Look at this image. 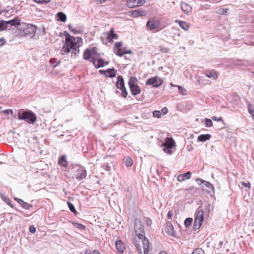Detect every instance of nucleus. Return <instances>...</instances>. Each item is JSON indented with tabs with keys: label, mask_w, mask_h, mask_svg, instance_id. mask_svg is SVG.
<instances>
[{
	"label": "nucleus",
	"mask_w": 254,
	"mask_h": 254,
	"mask_svg": "<svg viewBox=\"0 0 254 254\" xmlns=\"http://www.w3.org/2000/svg\"><path fill=\"white\" fill-rule=\"evenodd\" d=\"M135 237L133 239V244L139 254H142L143 249L144 254L149 251L150 243L145 236L144 226L139 219H136L134 222Z\"/></svg>",
	"instance_id": "1"
},
{
	"label": "nucleus",
	"mask_w": 254,
	"mask_h": 254,
	"mask_svg": "<svg viewBox=\"0 0 254 254\" xmlns=\"http://www.w3.org/2000/svg\"><path fill=\"white\" fill-rule=\"evenodd\" d=\"M65 42L61 50L62 55L68 54L69 52L76 55L79 52V48L83 44V40L80 37H74L68 33L64 34Z\"/></svg>",
	"instance_id": "2"
},
{
	"label": "nucleus",
	"mask_w": 254,
	"mask_h": 254,
	"mask_svg": "<svg viewBox=\"0 0 254 254\" xmlns=\"http://www.w3.org/2000/svg\"><path fill=\"white\" fill-rule=\"evenodd\" d=\"M18 118L20 120H24L30 124H34L37 120L36 115L30 111L20 110L18 112Z\"/></svg>",
	"instance_id": "3"
},
{
	"label": "nucleus",
	"mask_w": 254,
	"mask_h": 254,
	"mask_svg": "<svg viewBox=\"0 0 254 254\" xmlns=\"http://www.w3.org/2000/svg\"><path fill=\"white\" fill-rule=\"evenodd\" d=\"M19 34L21 36L34 35L36 32V27L31 24L22 23L19 28Z\"/></svg>",
	"instance_id": "4"
},
{
	"label": "nucleus",
	"mask_w": 254,
	"mask_h": 254,
	"mask_svg": "<svg viewBox=\"0 0 254 254\" xmlns=\"http://www.w3.org/2000/svg\"><path fill=\"white\" fill-rule=\"evenodd\" d=\"M119 36L115 33L114 29L112 28L109 31L104 32L101 36V40L103 43L107 45L112 43L114 40H117Z\"/></svg>",
	"instance_id": "5"
},
{
	"label": "nucleus",
	"mask_w": 254,
	"mask_h": 254,
	"mask_svg": "<svg viewBox=\"0 0 254 254\" xmlns=\"http://www.w3.org/2000/svg\"><path fill=\"white\" fill-rule=\"evenodd\" d=\"M100 54L98 52V48L96 46L90 47L84 51L83 58L84 60L92 62L97 56H100Z\"/></svg>",
	"instance_id": "6"
},
{
	"label": "nucleus",
	"mask_w": 254,
	"mask_h": 254,
	"mask_svg": "<svg viewBox=\"0 0 254 254\" xmlns=\"http://www.w3.org/2000/svg\"><path fill=\"white\" fill-rule=\"evenodd\" d=\"M114 53L118 56L122 57L127 54H131V50H127L126 47H123V44L122 42H116L113 47Z\"/></svg>",
	"instance_id": "7"
},
{
	"label": "nucleus",
	"mask_w": 254,
	"mask_h": 254,
	"mask_svg": "<svg viewBox=\"0 0 254 254\" xmlns=\"http://www.w3.org/2000/svg\"><path fill=\"white\" fill-rule=\"evenodd\" d=\"M137 79L135 76H131L128 81V85L131 94L135 96L139 94L141 88L137 84Z\"/></svg>",
	"instance_id": "8"
},
{
	"label": "nucleus",
	"mask_w": 254,
	"mask_h": 254,
	"mask_svg": "<svg viewBox=\"0 0 254 254\" xmlns=\"http://www.w3.org/2000/svg\"><path fill=\"white\" fill-rule=\"evenodd\" d=\"M175 146L176 143L175 140L170 137H167L165 140V142L161 145V147H163V151L169 154L172 153V149Z\"/></svg>",
	"instance_id": "9"
},
{
	"label": "nucleus",
	"mask_w": 254,
	"mask_h": 254,
	"mask_svg": "<svg viewBox=\"0 0 254 254\" xmlns=\"http://www.w3.org/2000/svg\"><path fill=\"white\" fill-rule=\"evenodd\" d=\"M195 216L194 227L195 229H199L204 220V211L201 208H197Z\"/></svg>",
	"instance_id": "10"
},
{
	"label": "nucleus",
	"mask_w": 254,
	"mask_h": 254,
	"mask_svg": "<svg viewBox=\"0 0 254 254\" xmlns=\"http://www.w3.org/2000/svg\"><path fill=\"white\" fill-rule=\"evenodd\" d=\"M163 80L161 77L155 76L149 78L145 84L146 85H152L153 87L158 88L163 84Z\"/></svg>",
	"instance_id": "11"
},
{
	"label": "nucleus",
	"mask_w": 254,
	"mask_h": 254,
	"mask_svg": "<svg viewBox=\"0 0 254 254\" xmlns=\"http://www.w3.org/2000/svg\"><path fill=\"white\" fill-rule=\"evenodd\" d=\"M94 66L96 68H99L101 67H103L105 65H108L109 62L105 60V59L102 58L100 56H97L93 61L92 62Z\"/></svg>",
	"instance_id": "12"
},
{
	"label": "nucleus",
	"mask_w": 254,
	"mask_h": 254,
	"mask_svg": "<svg viewBox=\"0 0 254 254\" xmlns=\"http://www.w3.org/2000/svg\"><path fill=\"white\" fill-rule=\"evenodd\" d=\"M87 172L85 169L81 166H77L76 169L75 177L78 180H81L86 178Z\"/></svg>",
	"instance_id": "13"
},
{
	"label": "nucleus",
	"mask_w": 254,
	"mask_h": 254,
	"mask_svg": "<svg viewBox=\"0 0 254 254\" xmlns=\"http://www.w3.org/2000/svg\"><path fill=\"white\" fill-rule=\"evenodd\" d=\"M146 2L145 0H127L126 4L129 8H132L143 5Z\"/></svg>",
	"instance_id": "14"
},
{
	"label": "nucleus",
	"mask_w": 254,
	"mask_h": 254,
	"mask_svg": "<svg viewBox=\"0 0 254 254\" xmlns=\"http://www.w3.org/2000/svg\"><path fill=\"white\" fill-rule=\"evenodd\" d=\"M160 21L159 20L151 19L149 20L146 23V27L149 30L157 29L160 27Z\"/></svg>",
	"instance_id": "15"
},
{
	"label": "nucleus",
	"mask_w": 254,
	"mask_h": 254,
	"mask_svg": "<svg viewBox=\"0 0 254 254\" xmlns=\"http://www.w3.org/2000/svg\"><path fill=\"white\" fill-rule=\"evenodd\" d=\"M99 72L108 77H114L116 75V71L114 68L108 69L106 70H100Z\"/></svg>",
	"instance_id": "16"
},
{
	"label": "nucleus",
	"mask_w": 254,
	"mask_h": 254,
	"mask_svg": "<svg viewBox=\"0 0 254 254\" xmlns=\"http://www.w3.org/2000/svg\"><path fill=\"white\" fill-rule=\"evenodd\" d=\"M129 15L132 17H138L146 15V12L142 9H136L129 12Z\"/></svg>",
	"instance_id": "17"
},
{
	"label": "nucleus",
	"mask_w": 254,
	"mask_h": 254,
	"mask_svg": "<svg viewBox=\"0 0 254 254\" xmlns=\"http://www.w3.org/2000/svg\"><path fill=\"white\" fill-rule=\"evenodd\" d=\"M116 248L118 252L120 254H123L125 250V246L124 243L121 240H118L115 243Z\"/></svg>",
	"instance_id": "18"
},
{
	"label": "nucleus",
	"mask_w": 254,
	"mask_h": 254,
	"mask_svg": "<svg viewBox=\"0 0 254 254\" xmlns=\"http://www.w3.org/2000/svg\"><path fill=\"white\" fill-rule=\"evenodd\" d=\"M191 175V174L190 172H187L186 173L178 175L177 177V180L180 182H183L186 179L190 178Z\"/></svg>",
	"instance_id": "19"
},
{
	"label": "nucleus",
	"mask_w": 254,
	"mask_h": 254,
	"mask_svg": "<svg viewBox=\"0 0 254 254\" xmlns=\"http://www.w3.org/2000/svg\"><path fill=\"white\" fill-rule=\"evenodd\" d=\"M14 200H16L24 209H29L32 207L31 204H28L27 202L24 201L21 199L15 197L14 198Z\"/></svg>",
	"instance_id": "20"
},
{
	"label": "nucleus",
	"mask_w": 254,
	"mask_h": 254,
	"mask_svg": "<svg viewBox=\"0 0 254 254\" xmlns=\"http://www.w3.org/2000/svg\"><path fill=\"white\" fill-rule=\"evenodd\" d=\"M181 8L184 12L187 15H188L192 10L191 6L186 2L182 3Z\"/></svg>",
	"instance_id": "21"
},
{
	"label": "nucleus",
	"mask_w": 254,
	"mask_h": 254,
	"mask_svg": "<svg viewBox=\"0 0 254 254\" xmlns=\"http://www.w3.org/2000/svg\"><path fill=\"white\" fill-rule=\"evenodd\" d=\"M204 74L207 77L212 78L213 79H216L218 78L217 72L214 70H206L205 71Z\"/></svg>",
	"instance_id": "22"
},
{
	"label": "nucleus",
	"mask_w": 254,
	"mask_h": 254,
	"mask_svg": "<svg viewBox=\"0 0 254 254\" xmlns=\"http://www.w3.org/2000/svg\"><path fill=\"white\" fill-rule=\"evenodd\" d=\"M58 163L61 166L67 167L68 165V162L66 159V156L64 155L61 156L59 159Z\"/></svg>",
	"instance_id": "23"
},
{
	"label": "nucleus",
	"mask_w": 254,
	"mask_h": 254,
	"mask_svg": "<svg viewBox=\"0 0 254 254\" xmlns=\"http://www.w3.org/2000/svg\"><path fill=\"white\" fill-rule=\"evenodd\" d=\"M116 87L118 89L123 88L125 87L124 81L122 76H119L118 81L116 83Z\"/></svg>",
	"instance_id": "24"
},
{
	"label": "nucleus",
	"mask_w": 254,
	"mask_h": 254,
	"mask_svg": "<svg viewBox=\"0 0 254 254\" xmlns=\"http://www.w3.org/2000/svg\"><path fill=\"white\" fill-rule=\"evenodd\" d=\"M211 135L209 134H201L197 137V140L199 141L204 142L210 138Z\"/></svg>",
	"instance_id": "25"
},
{
	"label": "nucleus",
	"mask_w": 254,
	"mask_h": 254,
	"mask_svg": "<svg viewBox=\"0 0 254 254\" xmlns=\"http://www.w3.org/2000/svg\"><path fill=\"white\" fill-rule=\"evenodd\" d=\"M176 22H178L179 26L184 30L186 31L189 30L190 26L187 22L181 20L176 21Z\"/></svg>",
	"instance_id": "26"
},
{
	"label": "nucleus",
	"mask_w": 254,
	"mask_h": 254,
	"mask_svg": "<svg viewBox=\"0 0 254 254\" xmlns=\"http://www.w3.org/2000/svg\"><path fill=\"white\" fill-rule=\"evenodd\" d=\"M58 20L62 22H65L66 20V16L64 13L62 12H59L57 13Z\"/></svg>",
	"instance_id": "27"
},
{
	"label": "nucleus",
	"mask_w": 254,
	"mask_h": 254,
	"mask_svg": "<svg viewBox=\"0 0 254 254\" xmlns=\"http://www.w3.org/2000/svg\"><path fill=\"white\" fill-rule=\"evenodd\" d=\"M7 24H10L11 25H15V26H17V25L20 26V25H21L20 24V20L18 19H16V18L12 19V20L7 21Z\"/></svg>",
	"instance_id": "28"
},
{
	"label": "nucleus",
	"mask_w": 254,
	"mask_h": 254,
	"mask_svg": "<svg viewBox=\"0 0 254 254\" xmlns=\"http://www.w3.org/2000/svg\"><path fill=\"white\" fill-rule=\"evenodd\" d=\"M68 29L69 30L72 32L73 33L76 34H80L81 33V31L80 29H77L76 28L74 27L71 24L68 25Z\"/></svg>",
	"instance_id": "29"
},
{
	"label": "nucleus",
	"mask_w": 254,
	"mask_h": 254,
	"mask_svg": "<svg viewBox=\"0 0 254 254\" xmlns=\"http://www.w3.org/2000/svg\"><path fill=\"white\" fill-rule=\"evenodd\" d=\"M166 232H167L169 233H172L173 231V226L171 223L169 222L167 223L165 229Z\"/></svg>",
	"instance_id": "30"
},
{
	"label": "nucleus",
	"mask_w": 254,
	"mask_h": 254,
	"mask_svg": "<svg viewBox=\"0 0 254 254\" xmlns=\"http://www.w3.org/2000/svg\"><path fill=\"white\" fill-rule=\"evenodd\" d=\"M204 250L201 248H197L192 252L191 254H205Z\"/></svg>",
	"instance_id": "31"
},
{
	"label": "nucleus",
	"mask_w": 254,
	"mask_h": 254,
	"mask_svg": "<svg viewBox=\"0 0 254 254\" xmlns=\"http://www.w3.org/2000/svg\"><path fill=\"white\" fill-rule=\"evenodd\" d=\"M125 163L127 167H130L133 164V161L130 157H126L125 158Z\"/></svg>",
	"instance_id": "32"
},
{
	"label": "nucleus",
	"mask_w": 254,
	"mask_h": 254,
	"mask_svg": "<svg viewBox=\"0 0 254 254\" xmlns=\"http://www.w3.org/2000/svg\"><path fill=\"white\" fill-rule=\"evenodd\" d=\"M248 109L249 113L251 115L252 117L254 119V105L249 104Z\"/></svg>",
	"instance_id": "33"
},
{
	"label": "nucleus",
	"mask_w": 254,
	"mask_h": 254,
	"mask_svg": "<svg viewBox=\"0 0 254 254\" xmlns=\"http://www.w3.org/2000/svg\"><path fill=\"white\" fill-rule=\"evenodd\" d=\"M67 205L69 210L73 212L74 214L77 213V211L76 210L74 205L70 202H67Z\"/></svg>",
	"instance_id": "34"
},
{
	"label": "nucleus",
	"mask_w": 254,
	"mask_h": 254,
	"mask_svg": "<svg viewBox=\"0 0 254 254\" xmlns=\"http://www.w3.org/2000/svg\"><path fill=\"white\" fill-rule=\"evenodd\" d=\"M192 219L191 218H187L184 222V225L186 227H189L192 223Z\"/></svg>",
	"instance_id": "35"
},
{
	"label": "nucleus",
	"mask_w": 254,
	"mask_h": 254,
	"mask_svg": "<svg viewBox=\"0 0 254 254\" xmlns=\"http://www.w3.org/2000/svg\"><path fill=\"white\" fill-rule=\"evenodd\" d=\"M7 21H0V31L3 30L7 28Z\"/></svg>",
	"instance_id": "36"
},
{
	"label": "nucleus",
	"mask_w": 254,
	"mask_h": 254,
	"mask_svg": "<svg viewBox=\"0 0 254 254\" xmlns=\"http://www.w3.org/2000/svg\"><path fill=\"white\" fill-rule=\"evenodd\" d=\"M180 94L185 95L186 93V90L181 86H177Z\"/></svg>",
	"instance_id": "37"
},
{
	"label": "nucleus",
	"mask_w": 254,
	"mask_h": 254,
	"mask_svg": "<svg viewBox=\"0 0 254 254\" xmlns=\"http://www.w3.org/2000/svg\"><path fill=\"white\" fill-rule=\"evenodd\" d=\"M228 10H229V8H220L219 10L218 13L221 14V15H225V14H226L227 13V12H228Z\"/></svg>",
	"instance_id": "38"
},
{
	"label": "nucleus",
	"mask_w": 254,
	"mask_h": 254,
	"mask_svg": "<svg viewBox=\"0 0 254 254\" xmlns=\"http://www.w3.org/2000/svg\"><path fill=\"white\" fill-rule=\"evenodd\" d=\"M120 89L122 91V96L124 98H126L127 95V92L126 90L125 86L124 88H121Z\"/></svg>",
	"instance_id": "39"
},
{
	"label": "nucleus",
	"mask_w": 254,
	"mask_h": 254,
	"mask_svg": "<svg viewBox=\"0 0 254 254\" xmlns=\"http://www.w3.org/2000/svg\"><path fill=\"white\" fill-rule=\"evenodd\" d=\"M205 126L207 127H211L213 126V123L210 119H206L205 120Z\"/></svg>",
	"instance_id": "40"
},
{
	"label": "nucleus",
	"mask_w": 254,
	"mask_h": 254,
	"mask_svg": "<svg viewBox=\"0 0 254 254\" xmlns=\"http://www.w3.org/2000/svg\"><path fill=\"white\" fill-rule=\"evenodd\" d=\"M154 117L159 118L161 117V112L159 111L156 110L153 112Z\"/></svg>",
	"instance_id": "41"
},
{
	"label": "nucleus",
	"mask_w": 254,
	"mask_h": 254,
	"mask_svg": "<svg viewBox=\"0 0 254 254\" xmlns=\"http://www.w3.org/2000/svg\"><path fill=\"white\" fill-rule=\"evenodd\" d=\"M205 185L210 190H212V191H214V187L212 184H210L209 182H206Z\"/></svg>",
	"instance_id": "42"
},
{
	"label": "nucleus",
	"mask_w": 254,
	"mask_h": 254,
	"mask_svg": "<svg viewBox=\"0 0 254 254\" xmlns=\"http://www.w3.org/2000/svg\"><path fill=\"white\" fill-rule=\"evenodd\" d=\"M212 119L214 121H221L223 124H224V121L221 117H219V118H217L216 117L213 116L212 117Z\"/></svg>",
	"instance_id": "43"
},
{
	"label": "nucleus",
	"mask_w": 254,
	"mask_h": 254,
	"mask_svg": "<svg viewBox=\"0 0 254 254\" xmlns=\"http://www.w3.org/2000/svg\"><path fill=\"white\" fill-rule=\"evenodd\" d=\"M34 1L38 3H49L51 0H34Z\"/></svg>",
	"instance_id": "44"
},
{
	"label": "nucleus",
	"mask_w": 254,
	"mask_h": 254,
	"mask_svg": "<svg viewBox=\"0 0 254 254\" xmlns=\"http://www.w3.org/2000/svg\"><path fill=\"white\" fill-rule=\"evenodd\" d=\"M145 222L146 225L149 226H150L152 224V221L149 218H145Z\"/></svg>",
	"instance_id": "45"
},
{
	"label": "nucleus",
	"mask_w": 254,
	"mask_h": 254,
	"mask_svg": "<svg viewBox=\"0 0 254 254\" xmlns=\"http://www.w3.org/2000/svg\"><path fill=\"white\" fill-rule=\"evenodd\" d=\"M75 226L80 230L85 229V226L79 223H76Z\"/></svg>",
	"instance_id": "46"
},
{
	"label": "nucleus",
	"mask_w": 254,
	"mask_h": 254,
	"mask_svg": "<svg viewBox=\"0 0 254 254\" xmlns=\"http://www.w3.org/2000/svg\"><path fill=\"white\" fill-rule=\"evenodd\" d=\"M242 185H243V186H244L245 187L248 188L249 189H250L251 187V183L250 182L245 183L244 182H243L242 183Z\"/></svg>",
	"instance_id": "47"
},
{
	"label": "nucleus",
	"mask_w": 254,
	"mask_h": 254,
	"mask_svg": "<svg viewBox=\"0 0 254 254\" xmlns=\"http://www.w3.org/2000/svg\"><path fill=\"white\" fill-rule=\"evenodd\" d=\"M5 114H12L13 113V111L11 109H7L2 111Z\"/></svg>",
	"instance_id": "48"
},
{
	"label": "nucleus",
	"mask_w": 254,
	"mask_h": 254,
	"mask_svg": "<svg viewBox=\"0 0 254 254\" xmlns=\"http://www.w3.org/2000/svg\"><path fill=\"white\" fill-rule=\"evenodd\" d=\"M159 48L160 51L163 53H167L168 52V49L164 47L160 46Z\"/></svg>",
	"instance_id": "49"
},
{
	"label": "nucleus",
	"mask_w": 254,
	"mask_h": 254,
	"mask_svg": "<svg viewBox=\"0 0 254 254\" xmlns=\"http://www.w3.org/2000/svg\"><path fill=\"white\" fill-rule=\"evenodd\" d=\"M173 213L172 211H169L167 214V218L169 219H171L173 217Z\"/></svg>",
	"instance_id": "50"
},
{
	"label": "nucleus",
	"mask_w": 254,
	"mask_h": 254,
	"mask_svg": "<svg viewBox=\"0 0 254 254\" xmlns=\"http://www.w3.org/2000/svg\"><path fill=\"white\" fill-rule=\"evenodd\" d=\"M29 231L32 233H34L35 232H36V228L35 227L32 225V226H30L29 227Z\"/></svg>",
	"instance_id": "51"
},
{
	"label": "nucleus",
	"mask_w": 254,
	"mask_h": 254,
	"mask_svg": "<svg viewBox=\"0 0 254 254\" xmlns=\"http://www.w3.org/2000/svg\"><path fill=\"white\" fill-rule=\"evenodd\" d=\"M107 0H93V1L98 4H101L106 2Z\"/></svg>",
	"instance_id": "52"
},
{
	"label": "nucleus",
	"mask_w": 254,
	"mask_h": 254,
	"mask_svg": "<svg viewBox=\"0 0 254 254\" xmlns=\"http://www.w3.org/2000/svg\"><path fill=\"white\" fill-rule=\"evenodd\" d=\"M161 112L164 115H165L168 112V109L166 107H164L161 110Z\"/></svg>",
	"instance_id": "53"
},
{
	"label": "nucleus",
	"mask_w": 254,
	"mask_h": 254,
	"mask_svg": "<svg viewBox=\"0 0 254 254\" xmlns=\"http://www.w3.org/2000/svg\"><path fill=\"white\" fill-rule=\"evenodd\" d=\"M6 43L5 40L3 38L0 39V46L4 45Z\"/></svg>",
	"instance_id": "54"
},
{
	"label": "nucleus",
	"mask_w": 254,
	"mask_h": 254,
	"mask_svg": "<svg viewBox=\"0 0 254 254\" xmlns=\"http://www.w3.org/2000/svg\"><path fill=\"white\" fill-rule=\"evenodd\" d=\"M85 254H93V251L87 250L85 251Z\"/></svg>",
	"instance_id": "55"
},
{
	"label": "nucleus",
	"mask_w": 254,
	"mask_h": 254,
	"mask_svg": "<svg viewBox=\"0 0 254 254\" xmlns=\"http://www.w3.org/2000/svg\"><path fill=\"white\" fill-rule=\"evenodd\" d=\"M6 202L10 207H13V205L9 199Z\"/></svg>",
	"instance_id": "56"
},
{
	"label": "nucleus",
	"mask_w": 254,
	"mask_h": 254,
	"mask_svg": "<svg viewBox=\"0 0 254 254\" xmlns=\"http://www.w3.org/2000/svg\"><path fill=\"white\" fill-rule=\"evenodd\" d=\"M93 254H101L98 250L93 251Z\"/></svg>",
	"instance_id": "57"
},
{
	"label": "nucleus",
	"mask_w": 254,
	"mask_h": 254,
	"mask_svg": "<svg viewBox=\"0 0 254 254\" xmlns=\"http://www.w3.org/2000/svg\"><path fill=\"white\" fill-rule=\"evenodd\" d=\"M170 85L172 87H177V85H174L173 83L171 82Z\"/></svg>",
	"instance_id": "58"
},
{
	"label": "nucleus",
	"mask_w": 254,
	"mask_h": 254,
	"mask_svg": "<svg viewBox=\"0 0 254 254\" xmlns=\"http://www.w3.org/2000/svg\"><path fill=\"white\" fill-rule=\"evenodd\" d=\"M159 254H168L166 251H161Z\"/></svg>",
	"instance_id": "59"
},
{
	"label": "nucleus",
	"mask_w": 254,
	"mask_h": 254,
	"mask_svg": "<svg viewBox=\"0 0 254 254\" xmlns=\"http://www.w3.org/2000/svg\"><path fill=\"white\" fill-rule=\"evenodd\" d=\"M223 244V242L222 241H220L219 242V245L220 247H221L222 246Z\"/></svg>",
	"instance_id": "60"
},
{
	"label": "nucleus",
	"mask_w": 254,
	"mask_h": 254,
	"mask_svg": "<svg viewBox=\"0 0 254 254\" xmlns=\"http://www.w3.org/2000/svg\"><path fill=\"white\" fill-rule=\"evenodd\" d=\"M107 169V170L109 171V170H110V167H108L107 166V169Z\"/></svg>",
	"instance_id": "61"
}]
</instances>
